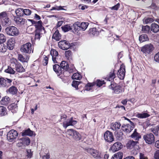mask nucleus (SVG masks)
<instances>
[{
  "instance_id": "nucleus-7",
  "label": "nucleus",
  "mask_w": 159,
  "mask_h": 159,
  "mask_svg": "<svg viewBox=\"0 0 159 159\" xmlns=\"http://www.w3.org/2000/svg\"><path fill=\"white\" fill-rule=\"evenodd\" d=\"M86 151L94 158H99L101 157L100 153L97 150L93 148H89L87 149Z\"/></svg>"
},
{
  "instance_id": "nucleus-19",
  "label": "nucleus",
  "mask_w": 159,
  "mask_h": 159,
  "mask_svg": "<svg viewBox=\"0 0 159 159\" xmlns=\"http://www.w3.org/2000/svg\"><path fill=\"white\" fill-rule=\"evenodd\" d=\"M8 108L13 113L16 112L17 110V105L15 103L10 104L8 106Z\"/></svg>"
},
{
  "instance_id": "nucleus-50",
  "label": "nucleus",
  "mask_w": 159,
  "mask_h": 159,
  "mask_svg": "<svg viewBox=\"0 0 159 159\" xmlns=\"http://www.w3.org/2000/svg\"><path fill=\"white\" fill-rule=\"evenodd\" d=\"M79 81H73L72 83V85L73 87L75 88L76 90L78 89V85L80 84Z\"/></svg>"
},
{
  "instance_id": "nucleus-49",
  "label": "nucleus",
  "mask_w": 159,
  "mask_h": 159,
  "mask_svg": "<svg viewBox=\"0 0 159 159\" xmlns=\"http://www.w3.org/2000/svg\"><path fill=\"white\" fill-rule=\"evenodd\" d=\"M75 134H76L74 135V139L76 141L80 140L81 137V135L76 130Z\"/></svg>"
},
{
  "instance_id": "nucleus-62",
  "label": "nucleus",
  "mask_w": 159,
  "mask_h": 159,
  "mask_svg": "<svg viewBox=\"0 0 159 159\" xmlns=\"http://www.w3.org/2000/svg\"><path fill=\"white\" fill-rule=\"evenodd\" d=\"M63 9L62 8V7L61 6H56L55 7H53L51 9V11H52L53 10H63Z\"/></svg>"
},
{
  "instance_id": "nucleus-5",
  "label": "nucleus",
  "mask_w": 159,
  "mask_h": 159,
  "mask_svg": "<svg viewBox=\"0 0 159 159\" xmlns=\"http://www.w3.org/2000/svg\"><path fill=\"white\" fill-rule=\"evenodd\" d=\"M130 122L129 124L123 125L122 126V129L124 132L126 133L130 132L134 128V125L133 122L131 121L129 119H127Z\"/></svg>"
},
{
  "instance_id": "nucleus-15",
  "label": "nucleus",
  "mask_w": 159,
  "mask_h": 159,
  "mask_svg": "<svg viewBox=\"0 0 159 159\" xmlns=\"http://www.w3.org/2000/svg\"><path fill=\"white\" fill-rule=\"evenodd\" d=\"M123 147V145L120 142H116L113 144L110 148V149L112 152H115L121 149Z\"/></svg>"
},
{
  "instance_id": "nucleus-10",
  "label": "nucleus",
  "mask_w": 159,
  "mask_h": 159,
  "mask_svg": "<svg viewBox=\"0 0 159 159\" xmlns=\"http://www.w3.org/2000/svg\"><path fill=\"white\" fill-rule=\"evenodd\" d=\"M143 138L145 142L149 144H152L154 142V137L152 133L144 135Z\"/></svg>"
},
{
  "instance_id": "nucleus-43",
  "label": "nucleus",
  "mask_w": 159,
  "mask_h": 159,
  "mask_svg": "<svg viewBox=\"0 0 159 159\" xmlns=\"http://www.w3.org/2000/svg\"><path fill=\"white\" fill-rule=\"evenodd\" d=\"M2 22L5 25H9L11 24V21L9 18L7 16L5 18L2 20Z\"/></svg>"
},
{
  "instance_id": "nucleus-1",
  "label": "nucleus",
  "mask_w": 159,
  "mask_h": 159,
  "mask_svg": "<svg viewBox=\"0 0 159 159\" xmlns=\"http://www.w3.org/2000/svg\"><path fill=\"white\" fill-rule=\"evenodd\" d=\"M67 116L66 115L62 114L61 115V121H63V126L65 129H66L69 126H72L77 123V121L74 120L73 117L66 119Z\"/></svg>"
},
{
  "instance_id": "nucleus-18",
  "label": "nucleus",
  "mask_w": 159,
  "mask_h": 159,
  "mask_svg": "<svg viewBox=\"0 0 159 159\" xmlns=\"http://www.w3.org/2000/svg\"><path fill=\"white\" fill-rule=\"evenodd\" d=\"M53 69L58 75H60L62 73L61 68L58 64H55L53 66Z\"/></svg>"
},
{
  "instance_id": "nucleus-59",
  "label": "nucleus",
  "mask_w": 159,
  "mask_h": 159,
  "mask_svg": "<svg viewBox=\"0 0 159 159\" xmlns=\"http://www.w3.org/2000/svg\"><path fill=\"white\" fill-rule=\"evenodd\" d=\"M31 13V11L29 9H23V14L29 16L30 15Z\"/></svg>"
},
{
  "instance_id": "nucleus-57",
  "label": "nucleus",
  "mask_w": 159,
  "mask_h": 159,
  "mask_svg": "<svg viewBox=\"0 0 159 159\" xmlns=\"http://www.w3.org/2000/svg\"><path fill=\"white\" fill-rule=\"evenodd\" d=\"M71 52L70 50H68L65 51V57L69 59L71 57Z\"/></svg>"
},
{
  "instance_id": "nucleus-48",
  "label": "nucleus",
  "mask_w": 159,
  "mask_h": 159,
  "mask_svg": "<svg viewBox=\"0 0 159 159\" xmlns=\"http://www.w3.org/2000/svg\"><path fill=\"white\" fill-rule=\"evenodd\" d=\"M151 130L155 134L157 135L159 130V125L156 126L154 128L151 129Z\"/></svg>"
},
{
  "instance_id": "nucleus-53",
  "label": "nucleus",
  "mask_w": 159,
  "mask_h": 159,
  "mask_svg": "<svg viewBox=\"0 0 159 159\" xmlns=\"http://www.w3.org/2000/svg\"><path fill=\"white\" fill-rule=\"evenodd\" d=\"M105 83L104 82V81L103 80L102 81L99 80H98L96 81L97 86L99 87H101Z\"/></svg>"
},
{
  "instance_id": "nucleus-27",
  "label": "nucleus",
  "mask_w": 159,
  "mask_h": 159,
  "mask_svg": "<svg viewBox=\"0 0 159 159\" xmlns=\"http://www.w3.org/2000/svg\"><path fill=\"white\" fill-rule=\"evenodd\" d=\"M123 157V153L120 152H119L114 154L111 159H122Z\"/></svg>"
},
{
  "instance_id": "nucleus-60",
  "label": "nucleus",
  "mask_w": 159,
  "mask_h": 159,
  "mask_svg": "<svg viewBox=\"0 0 159 159\" xmlns=\"http://www.w3.org/2000/svg\"><path fill=\"white\" fill-rule=\"evenodd\" d=\"M27 156L28 158H31L33 155V152H31V150L29 149L27 150Z\"/></svg>"
},
{
  "instance_id": "nucleus-38",
  "label": "nucleus",
  "mask_w": 159,
  "mask_h": 159,
  "mask_svg": "<svg viewBox=\"0 0 159 159\" xmlns=\"http://www.w3.org/2000/svg\"><path fill=\"white\" fill-rule=\"evenodd\" d=\"M7 49V47L5 45L2 43H0V52H6Z\"/></svg>"
},
{
  "instance_id": "nucleus-25",
  "label": "nucleus",
  "mask_w": 159,
  "mask_h": 159,
  "mask_svg": "<svg viewBox=\"0 0 159 159\" xmlns=\"http://www.w3.org/2000/svg\"><path fill=\"white\" fill-rule=\"evenodd\" d=\"M131 137L135 140H138L141 137L140 134L137 132V129H135L133 133L131 135Z\"/></svg>"
},
{
  "instance_id": "nucleus-36",
  "label": "nucleus",
  "mask_w": 159,
  "mask_h": 159,
  "mask_svg": "<svg viewBox=\"0 0 159 159\" xmlns=\"http://www.w3.org/2000/svg\"><path fill=\"white\" fill-rule=\"evenodd\" d=\"M89 23L88 22H83L80 24V30H82L84 31L87 28Z\"/></svg>"
},
{
  "instance_id": "nucleus-55",
  "label": "nucleus",
  "mask_w": 159,
  "mask_h": 159,
  "mask_svg": "<svg viewBox=\"0 0 159 159\" xmlns=\"http://www.w3.org/2000/svg\"><path fill=\"white\" fill-rule=\"evenodd\" d=\"M6 39L5 36L3 34H0V43H3L6 41Z\"/></svg>"
},
{
  "instance_id": "nucleus-61",
  "label": "nucleus",
  "mask_w": 159,
  "mask_h": 159,
  "mask_svg": "<svg viewBox=\"0 0 159 159\" xmlns=\"http://www.w3.org/2000/svg\"><path fill=\"white\" fill-rule=\"evenodd\" d=\"M44 56L45 57L43 60V64L44 66H46L47 65L48 63V58L47 57L45 56Z\"/></svg>"
},
{
  "instance_id": "nucleus-37",
  "label": "nucleus",
  "mask_w": 159,
  "mask_h": 159,
  "mask_svg": "<svg viewBox=\"0 0 159 159\" xmlns=\"http://www.w3.org/2000/svg\"><path fill=\"white\" fill-rule=\"evenodd\" d=\"M123 133L122 132H117L115 134V136L116 138L119 140H121L123 138Z\"/></svg>"
},
{
  "instance_id": "nucleus-20",
  "label": "nucleus",
  "mask_w": 159,
  "mask_h": 159,
  "mask_svg": "<svg viewBox=\"0 0 159 159\" xmlns=\"http://www.w3.org/2000/svg\"><path fill=\"white\" fill-rule=\"evenodd\" d=\"M75 130L72 129H68L66 132V135L74 139V135L76 134H75Z\"/></svg>"
},
{
  "instance_id": "nucleus-42",
  "label": "nucleus",
  "mask_w": 159,
  "mask_h": 159,
  "mask_svg": "<svg viewBox=\"0 0 159 159\" xmlns=\"http://www.w3.org/2000/svg\"><path fill=\"white\" fill-rule=\"evenodd\" d=\"M61 28L62 30L64 32H67L71 30L72 28L70 25H66L62 26Z\"/></svg>"
},
{
  "instance_id": "nucleus-8",
  "label": "nucleus",
  "mask_w": 159,
  "mask_h": 159,
  "mask_svg": "<svg viewBox=\"0 0 159 159\" xmlns=\"http://www.w3.org/2000/svg\"><path fill=\"white\" fill-rule=\"evenodd\" d=\"M109 88L110 89H112L113 91V92L115 93L119 94L121 93L122 91L121 89V87L118 84L116 83L111 84L109 86Z\"/></svg>"
},
{
  "instance_id": "nucleus-63",
  "label": "nucleus",
  "mask_w": 159,
  "mask_h": 159,
  "mask_svg": "<svg viewBox=\"0 0 159 159\" xmlns=\"http://www.w3.org/2000/svg\"><path fill=\"white\" fill-rule=\"evenodd\" d=\"M154 59L156 61L159 62V52L155 54Z\"/></svg>"
},
{
  "instance_id": "nucleus-24",
  "label": "nucleus",
  "mask_w": 159,
  "mask_h": 159,
  "mask_svg": "<svg viewBox=\"0 0 159 159\" xmlns=\"http://www.w3.org/2000/svg\"><path fill=\"white\" fill-rule=\"evenodd\" d=\"M16 70L17 72H22L25 71V69L20 63H17L16 65Z\"/></svg>"
},
{
  "instance_id": "nucleus-14",
  "label": "nucleus",
  "mask_w": 159,
  "mask_h": 159,
  "mask_svg": "<svg viewBox=\"0 0 159 159\" xmlns=\"http://www.w3.org/2000/svg\"><path fill=\"white\" fill-rule=\"evenodd\" d=\"M50 54L52 56V60L54 63H58L59 55L58 52L55 49H52Z\"/></svg>"
},
{
  "instance_id": "nucleus-29",
  "label": "nucleus",
  "mask_w": 159,
  "mask_h": 159,
  "mask_svg": "<svg viewBox=\"0 0 159 159\" xmlns=\"http://www.w3.org/2000/svg\"><path fill=\"white\" fill-rule=\"evenodd\" d=\"M120 124L119 123L115 122L112 123L111 124V129L113 130H116L120 129Z\"/></svg>"
},
{
  "instance_id": "nucleus-54",
  "label": "nucleus",
  "mask_w": 159,
  "mask_h": 159,
  "mask_svg": "<svg viewBox=\"0 0 159 159\" xmlns=\"http://www.w3.org/2000/svg\"><path fill=\"white\" fill-rule=\"evenodd\" d=\"M7 16V14L6 12H2L0 13V19L2 20Z\"/></svg>"
},
{
  "instance_id": "nucleus-16",
  "label": "nucleus",
  "mask_w": 159,
  "mask_h": 159,
  "mask_svg": "<svg viewBox=\"0 0 159 159\" xmlns=\"http://www.w3.org/2000/svg\"><path fill=\"white\" fill-rule=\"evenodd\" d=\"M15 40L14 39L12 38L9 39L7 42V48L10 50H12L14 46Z\"/></svg>"
},
{
  "instance_id": "nucleus-9",
  "label": "nucleus",
  "mask_w": 159,
  "mask_h": 159,
  "mask_svg": "<svg viewBox=\"0 0 159 159\" xmlns=\"http://www.w3.org/2000/svg\"><path fill=\"white\" fill-rule=\"evenodd\" d=\"M153 48V45L151 44H150L145 45L142 47L141 51L146 55L150 54L152 51Z\"/></svg>"
},
{
  "instance_id": "nucleus-45",
  "label": "nucleus",
  "mask_w": 159,
  "mask_h": 159,
  "mask_svg": "<svg viewBox=\"0 0 159 159\" xmlns=\"http://www.w3.org/2000/svg\"><path fill=\"white\" fill-rule=\"evenodd\" d=\"M16 14L17 16H21L23 15V9L21 8H18L15 11Z\"/></svg>"
},
{
  "instance_id": "nucleus-31",
  "label": "nucleus",
  "mask_w": 159,
  "mask_h": 159,
  "mask_svg": "<svg viewBox=\"0 0 159 159\" xmlns=\"http://www.w3.org/2000/svg\"><path fill=\"white\" fill-rule=\"evenodd\" d=\"M61 36L59 34L58 30H56L53 34L52 38L57 41H58L61 39Z\"/></svg>"
},
{
  "instance_id": "nucleus-33",
  "label": "nucleus",
  "mask_w": 159,
  "mask_h": 159,
  "mask_svg": "<svg viewBox=\"0 0 159 159\" xmlns=\"http://www.w3.org/2000/svg\"><path fill=\"white\" fill-rule=\"evenodd\" d=\"M150 116L147 113H138L136 115V116L140 118H145L149 117Z\"/></svg>"
},
{
  "instance_id": "nucleus-6",
  "label": "nucleus",
  "mask_w": 159,
  "mask_h": 159,
  "mask_svg": "<svg viewBox=\"0 0 159 159\" xmlns=\"http://www.w3.org/2000/svg\"><path fill=\"white\" fill-rule=\"evenodd\" d=\"M20 51L22 52L29 54L32 51L31 44L30 43H27L21 46Z\"/></svg>"
},
{
  "instance_id": "nucleus-28",
  "label": "nucleus",
  "mask_w": 159,
  "mask_h": 159,
  "mask_svg": "<svg viewBox=\"0 0 159 159\" xmlns=\"http://www.w3.org/2000/svg\"><path fill=\"white\" fill-rule=\"evenodd\" d=\"M7 109L3 106H0V116H3L7 114Z\"/></svg>"
},
{
  "instance_id": "nucleus-34",
  "label": "nucleus",
  "mask_w": 159,
  "mask_h": 159,
  "mask_svg": "<svg viewBox=\"0 0 159 159\" xmlns=\"http://www.w3.org/2000/svg\"><path fill=\"white\" fill-rule=\"evenodd\" d=\"M60 67L61 69L62 68L63 70H67L69 67L68 64V63L65 61H61L60 64Z\"/></svg>"
},
{
  "instance_id": "nucleus-13",
  "label": "nucleus",
  "mask_w": 159,
  "mask_h": 159,
  "mask_svg": "<svg viewBox=\"0 0 159 159\" xmlns=\"http://www.w3.org/2000/svg\"><path fill=\"white\" fill-rule=\"evenodd\" d=\"M104 138L106 141L109 142H111L114 140L112 133L109 131H107L105 133Z\"/></svg>"
},
{
  "instance_id": "nucleus-47",
  "label": "nucleus",
  "mask_w": 159,
  "mask_h": 159,
  "mask_svg": "<svg viewBox=\"0 0 159 159\" xmlns=\"http://www.w3.org/2000/svg\"><path fill=\"white\" fill-rule=\"evenodd\" d=\"M150 28L149 26L147 25L142 26V31L145 33H148L149 32Z\"/></svg>"
},
{
  "instance_id": "nucleus-26",
  "label": "nucleus",
  "mask_w": 159,
  "mask_h": 159,
  "mask_svg": "<svg viewBox=\"0 0 159 159\" xmlns=\"http://www.w3.org/2000/svg\"><path fill=\"white\" fill-rule=\"evenodd\" d=\"M34 132L31 131L30 129L23 130L22 132V135L23 136L28 135L29 136H32L33 135Z\"/></svg>"
},
{
  "instance_id": "nucleus-51",
  "label": "nucleus",
  "mask_w": 159,
  "mask_h": 159,
  "mask_svg": "<svg viewBox=\"0 0 159 159\" xmlns=\"http://www.w3.org/2000/svg\"><path fill=\"white\" fill-rule=\"evenodd\" d=\"M143 21L144 23H145V24H147L152 22L153 21V19L151 18H148L143 19Z\"/></svg>"
},
{
  "instance_id": "nucleus-32",
  "label": "nucleus",
  "mask_w": 159,
  "mask_h": 159,
  "mask_svg": "<svg viewBox=\"0 0 159 159\" xmlns=\"http://www.w3.org/2000/svg\"><path fill=\"white\" fill-rule=\"evenodd\" d=\"M29 58L27 57H24L22 55L18 54V59L22 62H26L28 61Z\"/></svg>"
},
{
  "instance_id": "nucleus-17",
  "label": "nucleus",
  "mask_w": 159,
  "mask_h": 159,
  "mask_svg": "<svg viewBox=\"0 0 159 159\" xmlns=\"http://www.w3.org/2000/svg\"><path fill=\"white\" fill-rule=\"evenodd\" d=\"M20 139V142H21L24 145V146H25L26 145H29L30 142V139L27 137L22 138Z\"/></svg>"
},
{
  "instance_id": "nucleus-52",
  "label": "nucleus",
  "mask_w": 159,
  "mask_h": 159,
  "mask_svg": "<svg viewBox=\"0 0 159 159\" xmlns=\"http://www.w3.org/2000/svg\"><path fill=\"white\" fill-rule=\"evenodd\" d=\"M93 83H89L85 87V90L87 91H89L92 89V87L94 85Z\"/></svg>"
},
{
  "instance_id": "nucleus-11",
  "label": "nucleus",
  "mask_w": 159,
  "mask_h": 159,
  "mask_svg": "<svg viewBox=\"0 0 159 159\" xmlns=\"http://www.w3.org/2000/svg\"><path fill=\"white\" fill-rule=\"evenodd\" d=\"M125 68L124 65H121L120 69L118 70L117 75L118 78L120 80H123L125 75Z\"/></svg>"
},
{
  "instance_id": "nucleus-4",
  "label": "nucleus",
  "mask_w": 159,
  "mask_h": 159,
  "mask_svg": "<svg viewBox=\"0 0 159 159\" xmlns=\"http://www.w3.org/2000/svg\"><path fill=\"white\" fill-rule=\"evenodd\" d=\"M18 134L16 131L14 129H11L9 132L7 134V139L10 142H14L18 136Z\"/></svg>"
},
{
  "instance_id": "nucleus-40",
  "label": "nucleus",
  "mask_w": 159,
  "mask_h": 159,
  "mask_svg": "<svg viewBox=\"0 0 159 159\" xmlns=\"http://www.w3.org/2000/svg\"><path fill=\"white\" fill-rule=\"evenodd\" d=\"M9 98L8 97L6 96L2 98L1 102L2 105H6L9 103Z\"/></svg>"
},
{
  "instance_id": "nucleus-56",
  "label": "nucleus",
  "mask_w": 159,
  "mask_h": 159,
  "mask_svg": "<svg viewBox=\"0 0 159 159\" xmlns=\"http://www.w3.org/2000/svg\"><path fill=\"white\" fill-rule=\"evenodd\" d=\"M135 142L134 141H130L127 144V147L129 148H131L133 147L134 146L135 144Z\"/></svg>"
},
{
  "instance_id": "nucleus-3",
  "label": "nucleus",
  "mask_w": 159,
  "mask_h": 159,
  "mask_svg": "<svg viewBox=\"0 0 159 159\" xmlns=\"http://www.w3.org/2000/svg\"><path fill=\"white\" fill-rule=\"evenodd\" d=\"M6 32L8 35L13 36H16L19 33L18 29L14 26L7 27L6 29Z\"/></svg>"
},
{
  "instance_id": "nucleus-22",
  "label": "nucleus",
  "mask_w": 159,
  "mask_h": 159,
  "mask_svg": "<svg viewBox=\"0 0 159 159\" xmlns=\"http://www.w3.org/2000/svg\"><path fill=\"white\" fill-rule=\"evenodd\" d=\"M14 20L17 24L20 25H24L25 22V19L22 18L18 17L15 18Z\"/></svg>"
},
{
  "instance_id": "nucleus-2",
  "label": "nucleus",
  "mask_w": 159,
  "mask_h": 159,
  "mask_svg": "<svg viewBox=\"0 0 159 159\" xmlns=\"http://www.w3.org/2000/svg\"><path fill=\"white\" fill-rule=\"evenodd\" d=\"M35 34V39L39 40L40 38L41 33L42 32L45 33V30L44 28L42 25V22L41 20L39 21L36 25Z\"/></svg>"
},
{
  "instance_id": "nucleus-58",
  "label": "nucleus",
  "mask_w": 159,
  "mask_h": 159,
  "mask_svg": "<svg viewBox=\"0 0 159 159\" xmlns=\"http://www.w3.org/2000/svg\"><path fill=\"white\" fill-rule=\"evenodd\" d=\"M80 22H77L73 25V26L74 27V29H78L80 30Z\"/></svg>"
},
{
  "instance_id": "nucleus-21",
  "label": "nucleus",
  "mask_w": 159,
  "mask_h": 159,
  "mask_svg": "<svg viewBox=\"0 0 159 159\" xmlns=\"http://www.w3.org/2000/svg\"><path fill=\"white\" fill-rule=\"evenodd\" d=\"M151 30L154 33H157L159 31V26L155 23H153L151 25Z\"/></svg>"
},
{
  "instance_id": "nucleus-12",
  "label": "nucleus",
  "mask_w": 159,
  "mask_h": 159,
  "mask_svg": "<svg viewBox=\"0 0 159 159\" xmlns=\"http://www.w3.org/2000/svg\"><path fill=\"white\" fill-rule=\"evenodd\" d=\"M58 44L59 48L63 50H66L70 47V43L65 40L59 42Z\"/></svg>"
},
{
  "instance_id": "nucleus-41",
  "label": "nucleus",
  "mask_w": 159,
  "mask_h": 159,
  "mask_svg": "<svg viewBox=\"0 0 159 159\" xmlns=\"http://www.w3.org/2000/svg\"><path fill=\"white\" fill-rule=\"evenodd\" d=\"M4 72L11 74H14L16 72L12 68L9 66H8L7 68L5 70Z\"/></svg>"
},
{
  "instance_id": "nucleus-39",
  "label": "nucleus",
  "mask_w": 159,
  "mask_h": 159,
  "mask_svg": "<svg viewBox=\"0 0 159 159\" xmlns=\"http://www.w3.org/2000/svg\"><path fill=\"white\" fill-rule=\"evenodd\" d=\"M6 82L5 79L0 78V87H8V85L7 84Z\"/></svg>"
},
{
  "instance_id": "nucleus-44",
  "label": "nucleus",
  "mask_w": 159,
  "mask_h": 159,
  "mask_svg": "<svg viewBox=\"0 0 159 159\" xmlns=\"http://www.w3.org/2000/svg\"><path fill=\"white\" fill-rule=\"evenodd\" d=\"M8 91L11 93L14 94L17 93V89L16 87L12 86L9 89Z\"/></svg>"
},
{
  "instance_id": "nucleus-64",
  "label": "nucleus",
  "mask_w": 159,
  "mask_h": 159,
  "mask_svg": "<svg viewBox=\"0 0 159 159\" xmlns=\"http://www.w3.org/2000/svg\"><path fill=\"white\" fill-rule=\"evenodd\" d=\"M155 159H159V150L156 151L154 156Z\"/></svg>"
},
{
  "instance_id": "nucleus-46",
  "label": "nucleus",
  "mask_w": 159,
  "mask_h": 159,
  "mask_svg": "<svg viewBox=\"0 0 159 159\" xmlns=\"http://www.w3.org/2000/svg\"><path fill=\"white\" fill-rule=\"evenodd\" d=\"M72 78L73 79L80 80L81 78V76L79 73H75L72 76Z\"/></svg>"
},
{
  "instance_id": "nucleus-23",
  "label": "nucleus",
  "mask_w": 159,
  "mask_h": 159,
  "mask_svg": "<svg viewBox=\"0 0 159 159\" xmlns=\"http://www.w3.org/2000/svg\"><path fill=\"white\" fill-rule=\"evenodd\" d=\"M89 33L90 35L97 36L99 34V31L96 28H90L89 30Z\"/></svg>"
},
{
  "instance_id": "nucleus-30",
  "label": "nucleus",
  "mask_w": 159,
  "mask_h": 159,
  "mask_svg": "<svg viewBox=\"0 0 159 159\" xmlns=\"http://www.w3.org/2000/svg\"><path fill=\"white\" fill-rule=\"evenodd\" d=\"M116 75H115L114 70L111 71L109 73V76L107 77L106 79L107 81H111L115 78Z\"/></svg>"
},
{
  "instance_id": "nucleus-35",
  "label": "nucleus",
  "mask_w": 159,
  "mask_h": 159,
  "mask_svg": "<svg viewBox=\"0 0 159 159\" xmlns=\"http://www.w3.org/2000/svg\"><path fill=\"white\" fill-rule=\"evenodd\" d=\"M140 42H143L148 40L147 35L146 34H143L140 35L139 38Z\"/></svg>"
}]
</instances>
